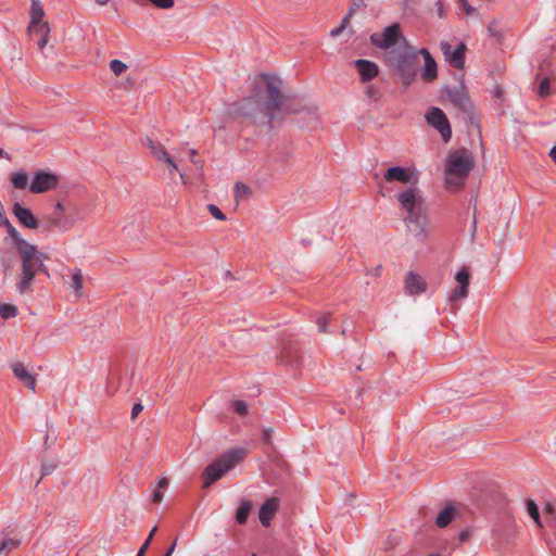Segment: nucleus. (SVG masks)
Masks as SVG:
<instances>
[{
	"label": "nucleus",
	"instance_id": "obj_1",
	"mask_svg": "<svg viewBox=\"0 0 556 556\" xmlns=\"http://www.w3.org/2000/svg\"><path fill=\"white\" fill-rule=\"evenodd\" d=\"M262 79L265 84L266 100L263 102L257 96L252 94L243 98L233 104V112L244 116L252 123H267L271 125L275 113L282 111L286 113H296L301 108L293 105V99L281 93L282 81L279 77L269 74H263Z\"/></svg>",
	"mask_w": 556,
	"mask_h": 556
},
{
	"label": "nucleus",
	"instance_id": "obj_2",
	"mask_svg": "<svg viewBox=\"0 0 556 556\" xmlns=\"http://www.w3.org/2000/svg\"><path fill=\"white\" fill-rule=\"evenodd\" d=\"M24 248L17 251L22 264V276L16 283V289L21 294L31 291V282L39 273L49 277L48 267L45 261L48 256L38 251L31 243H22Z\"/></svg>",
	"mask_w": 556,
	"mask_h": 556
},
{
	"label": "nucleus",
	"instance_id": "obj_3",
	"mask_svg": "<svg viewBox=\"0 0 556 556\" xmlns=\"http://www.w3.org/2000/svg\"><path fill=\"white\" fill-rule=\"evenodd\" d=\"M387 63L400 78L404 88L409 87L419 71L418 52L410 43L403 49L392 50L387 54Z\"/></svg>",
	"mask_w": 556,
	"mask_h": 556
},
{
	"label": "nucleus",
	"instance_id": "obj_4",
	"mask_svg": "<svg viewBox=\"0 0 556 556\" xmlns=\"http://www.w3.org/2000/svg\"><path fill=\"white\" fill-rule=\"evenodd\" d=\"M396 199L407 215L404 218L405 224L414 225L416 236H425L428 225V217L424 206V200L417 195L415 188H408L396 195Z\"/></svg>",
	"mask_w": 556,
	"mask_h": 556
},
{
	"label": "nucleus",
	"instance_id": "obj_5",
	"mask_svg": "<svg viewBox=\"0 0 556 556\" xmlns=\"http://www.w3.org/2000/svg\"><path fill=\"white\" fill-rule=\"evenodd\" d=\"M248 455V451L242 447L231 448L208 464L202 475L203 488H208L224 477L238 463L243 460Z\"/></svg>",
	"mask_w": 556,
	"mask_h": 556
},
{
	"label": "nucleus",
	"instance_id": "obj_6",
	"mask_svg": "<svg viewBox=\"0 0 556 556\" xmlns=\"http://www.w3.org/2000/svg\"><path fill=\"white\" fill-rule=\"evenodd\" d=\"M79 219L77 206L72 202H58L42 217L45 230L56 229L61 232L70 230Z\"/></svg>",
	"mask_w": 556,
	"mask_h": 556
},
{
	"label": "nucleus",
	"instance_id": "obj_7",
	"mask_svg": "<svg viewBox=\"0 0 556 556\" xmlns=\"http://www.w3.org/2000/svg\"><path fill=\"white\" fill-rule=\"evenodd\" d=\"M43 16L45 10L41 1L31 0L30 23L27 30L31 39L37 38V46L40 50L46 47L50 33L49 24L47 22H42Z\"/></svg>",
	"mask_w": 556,
	"mask_h": 556
},
{
	"label": "nucleus",
	"instance_id": "obj_8",
	"mask_svg": "<svg viewBox=\"0 0 556 556\" xmlns=\"http://www.w3.org/2000/svg\"><path fill=\"white\" fill-rule=\"evenodd\" d=\"M370 42L381 50H388L400 45V49L408 46V40L403 36L401 26L397 23L391 24L381 33H374L370 35Z\"/></svg>",
	"mask_w": 556,
	"mask_h": 556
},
{
	"label": "nucleus",
	"instance_id": "obj_9",
	"mask_svg": "<svg viewBox=\"0 0 556 556\" xmlns=\"http://www.w3.org/2000/svg\"><path fill=\"white\" fill-rule=\"evenodd\" d=\"M446 94L452 104L458 108L467 116L471 125L476 127L480 126V121L476 114L475 105L463 85L447 88Z\"/></svg>",
	"mask_w": 556,
	"mask_h": 556
},
{
	"label": "nucleus",
	"instance_id": "obj_10",
	"mask_svg": "<svg viewBox=\"0 0 556 556\" xmlns=\"http://www.w3.org/2000/svg\"><path fill=\"white\" fill-rule=\"evenodd\" d=\"M473 166L475 160L472 153L469 150L463 148L450 154L446 162L445 172L450 175L465 178L469 175Z\"/></svg>",
	"mask_w": 556,
	"mask_h": 556
},
{
	"label": "nucleus",
	"instance_id": "obj_11",
	"mask_svg": "<svg viewBox=\"0 0 556 556\" xmlns=\"http://www.w3.org/2000/svg\"><path fill=\"white\" fill-rule=\"evenodd\" d=\"M427 123L437 129L444 142L452 138V128L448 118L443 110L438 106H431L426 113Z\"/></svg>",
	"mask_w": 556,
	"mask_h": 556
},
{
	"label": "nucleus",
	"instance_id": "obj_12",
	"mask_svg": "<svg viewBox=\"0 0 556 556\" xmlns=\"http://www.w3.org/2000/svg\"><path fill=\"white\" fill-rule=\"evenodd\" d=\"M59 184V177L45 169H38L34 173L29 190L33 193H43L56 188Z\"/></svg>",
	"mask_w": 556,
	"mask_h": 556
},
{
	"label": "nucleus",
	"instance_id": "obj_13",
	"mask_svg": "<svg viewBox=\"0 0 556 556\" xmlns=\"http://www.w3.org/2000/svg\"><path fill=\"white\" fill-rule=\"evenodd\" d=\"M455 280L458 283L457 287H455L448 296V302L452 307V309L458 308V302L462 299L467 298L468 295V288L470 283V271L467 267H463L460 270H458L455 275Z\"/></svg>",
	"mask_w": 556,
	"mask_h": 556
},
{
	"label": "nucleus",
	"instance_id": "obj_14",
	"mask_svg": "<svg viewBox=\"0 0 556 556\" xmlns=\"http://www.w3.org/2000/svg\"><path fill=\"white\" fill-rule=\"evenodd\" d=\"M440 48L445 56V60L450 63L451 66L463 70L465 66V52L466 46L460 42L455 48L448 41H441Z\"/></svg>",
	"mask_w": 556,
	"mask_h": 556
},
{
	"label": "nucleus",
	"instance_id": "obj_15",
	"mask_svg": "<svg viewBox=\"0 0 556 556\" xmlns=\"http://www.w3.org/2000/svg\"><path fill=\"white\" fill-rule=\"evenodd\" d=\"M383 179L388 182L399 181L404 185H416L418 181L417 175L409 168L403 166L389 167L383 174Z\"/></svg>",
	"mask_w": 556,
	"mask_h": 556
},
{
	"label": "nucleus",
	"instance_id": "obj_16",
	"mask_svg": "<svg viewBox=\"0 0 556 556\" xmlns=\"http://www.w3.org/2000/svg\"><path fill=\"white\" fill-rule=\"evenodd\" d=\"M12 212L22 226L28 229H37L39 227L40 222L35 217L31 210L22 206L18 202L13 204Z\"/></svg>",
	"mask_w": 556,
	"mask_h": 556
},
{
	"label": "nucleus",
	"instance_id": "obj_17",
	"mask_svg": "<svg viewBox=\"0 0 556 556\" xmlns=\"http://www.w3.org/2000/svg\"><path fill=\"white\" fill-rule=\"evenodd\" d=\"M280 507V501L273 496L267 498L260 507L258 519L262 526L269 527L270 522Z\"/></svg>",
	"mask_w": 556,
	"mask_h": 556
},
{
	"label": "nucleus",
	"instance_id": "obj_18",
	"mask_svg": "<svg viewBox=\"0 0 556 556\" xmlns=\"http://www.w3.org/2000/svg\"><path fill=\"white\" fill-rule=\"evenodd\" d=\"M418 56L424 58V67L421 68V77L426 81H432L438 77V66L428 49L421 48L417 50Z\"/></svg>",
	"mask_w": 556,
	"mask_h": 556
},
{
	"label": "nucleus",
	"instance_id": "obj_19",
	"mask_svg": "<svg viewBox=\"0 0 556 556\" xmlns=\"http://www.w3.org/2000/svg\"><path fill=\"white\" fill-rule=\"evenodd\" d=\"M354 66L356 67L363 83L371 81L379 74V66L369 60L357 59L354 61Z\"/></svg>",
	"mask_w": 556,
	"mask_h": 556
},
{
	"label": "nucleus",
	"instance_id": "obj_20",
	"mask_svg": "<svg viewBox=\"0 0 556 556\" xmlns=\"http://www.w3.org/2000/svg\"><path fill=\"white\" fill-rule=\"evenodd\" d=\"M404 289L408 295H419L426 291L427 283L420 275L408 271L404 278Z\"/></svg>",
	"mask_w": 556,
	"mask_h": 556
},
{
	"label": "nucleus",
	"instance_id": "obj_21",
	"mask_svg": "<svg viewBox=\"0 0 556 556\" xmlns=\"http://www.w3.org/2000/svg\"><path fill=\"white\" fill-rule=\"evenodd\" d=\"M11 369L18 381H21L27 389L35 391L36 377L25 368L23 363L17 362L12 364Z\"/></svg>",
	"mask_w": 556,
	"mask_h": 556
},
{
	"label": "nucleus",
	"instance_id": "obj_22",
	"mask_svg": "<svg viewBox=\"0 0 556 556\" xmlns=\"http://www.w3.org/2000/svg\"><path fill=\"white\" fill-rule=\"evenodd\" d=\"M455 517V508L451 504H446L443 509L440 510L435 518V525L439 528H445L448 526Z\"/></svg>",
	"mask_w": 556,
	"mask_h": 556
},
{
	"label": "nucleus",
	"instance_id": "obj_23",
	"mask_svg": "<svg viewBox=\"0 0 556 556\" xmlns=\"http://www.w3.org/2000/svg\"><path fill=\"white\" fill-rule=\"evenodd\" d=\"M0 227H5L8 235L12 238L15 244L16 251H18L21 248H24L22 243H28L25 239L21 237L16 228L10 223V220H2V224H0Z\"/></svg>",
	"mask_w": 556,
	"mask_h": 556
},
{
	"label": "nucleus",
	"instance_id": "obj_24",
	"mask_svg": "<svg viewBox=\"0 0 556 556\" xmlns=\"http://www.w3.org/2000/svg\"><path fill=\"white\" fill-rule=\"evenodd\" d=\"M253 508L252 502L249 500L242 501L236 510V521L238 525H245L248 517Z\"/></svg>",
	"mask_w": 556,
	"mask_h": 556
},
{
	"label": "nucleus",
	"instance_id": "obj_25",
	"mask_svg": "<svg viewBox=\"0 0 556 556\" xmlns=\"http://www.w3.org/2000/svg\"><path fill=\"white\" fill-rule=\"evenodd\" d=\"M21 545V541L8 536H0V556H8V554L16 549Z\"/></svg>",
	"mask_w": 556,
	"mask_h": 556
},
{
	"label": "nucleus",
	"instance_id": "obj_26",
	"mask_svg": "<svg viewBox=\"0 0 556 556\" xmlns=\"http://www.w3.org/2000/svg\"><path fill=\"white\" fill-rule=\"evenodd\" d=\"M10 181L16 189H25L28 185V176L25 172L12 173Z\"/></svg>",
	"mask_w": 556,
	"mask_h": 556
},
{
	"label": "nucleus",
	"instance_id": "obj_27",
	"mask_svg": "<svg viewBox=\"0 0 556 556\" xmlns=\"http://www.w3.org/2000/svg\"><path fill=\"white\" fill-rule=\"evenodd\" d=\"M527 511L529 516L534 520L538 527H542L540 511L538 505L532 500L526 502Z\"/></svg>",
	"mask_w": 556,
	"mask_h": 556
},
{
	"label": "nucleus",
	"instance_id": "obj_28",
	"mask_svg": "<svg viewBox=\"0 0 556 556\" xmlns=\"http://www.w3.org/2000/svg\"><path fill=\"white\" fill-rule=\"evenodd\" d=\"M18 314V309L15 305L8 303H0V317L3 319H10Z\"/></svg>",
	"mask_w": 556,
	"mask_h": 556
},
{
	"label": "nucleus",
	"instance_id": "obj_29",
	"mask_svg": "<svg viewBox=\"0 0 556 556\" xmlns=\"http://www.w3.org/2000/svg\"><path fill=\"white\" fill-rule=\"evenodd\" d=\"M233 192L236 200H243L250 197L251 188L243 182H237L235 185Z\"/></svg>",
	"mask_w": 556,
	"mask_h": 556
},
{
	"label": "nucleus",
	"instance_id": "obj_30",
	"mask_svg": "<svg viewBox=\"0 0 556 556\" xmlns=\"http://www.w3.org/2000/svg\"><path fill=\"white\" fill-rule=\"evenodd\" d=\"M72 288L77 295L81 294L83 289V275L80 269H76L72 276Z\"/></svg>",
	"mask_w": 556,
	"mask_h": 556
},
{
	"label": "nucleus",
	"instance_id": "obj_31",
	"mask_svg": "<svg viewBox=\"0 0 556 556\" xmlns=\"http://www.w3.org/2000/svg\"><path fill=\"white\" fill-rule=\"evenodd\" d=\"M538 94L540 98H546L551 94V81L548 77H544L539 83Z\"/></svg>",
	"mask_w": 556,
	"mask_h": 556
},
{
	"label": "nucleus",
	"instance_id": "obj_32",
	"mask_svg": "<svg viewBox=\"0 0 556 556\" xmlns=\"http://www.w3.org/2000/svg\"><path fill=\"white\" fill-rule=\"evenodd\" d=\"M110 68L116 76H119L126 72L127 65L121 60L114 59L110 62Z\"/></svg>",
	"mask_w": 556,
	"mask_h": 556
},
{
	"label": "nucleus",
	"instance_id": "obj_33",
	"mask_svg": "<svg viewBox=\"0 0 556 556\" xmlns=\"http://www.w3.org/2000/svg\"><path fill=\"white\" fill-rule=\"evenodd\" d=\"M151 154L157 160L164 162V160L168 156L165 148L161 143H156L154 149L150 150Z\"/></svg>",
	"mask_w": 556,
	"mask_h": 556
},
{
	"label": "nucleus",
	"instance_id": "obj_34",
	"mask_svg": "<svg viewBox=\"0 0 556 556\" xmlns=\"http://www.w3.org/2000/svg\"><path fill=\"white\" fill-rule=\"evenodd\" d=\"M232 406V410L240 415V416H245L248 414V405L244 401L242 400H236L232 402L231 404Z\"/></svg>",
	"mask_w": 556,
	"mask_h": 556
},
{
	"label": "nucleus",
	"instance_id": "obj_35",
	"mask_svg": "<svg viewBox=\"0 0 556 556\" xmlns=\"http://www.w3.org/2000/svg\"><path fill=\"white\" fill-rule=\"evenodd\" d=\"M208 212L212 214V216L218 220H225L226 215L217 207L215 204H208L207 205Z\"/></svg>",
	"mask_w": 556,
	"mask_h": 556
},
{
	"label": "nucleus",
	"instance_id": "obj_36",
	"mask_svg": "<svg viewBox=\"0 0 556 556\" xmlns=\"http://www.w3.org/2000/svg\"><path fill=\"white\" fill-rule=\"evenodd\" d=\"M328 323H329V315H323L316 319V324H317L319 332H327Z\"/></svg>",
	"mask_w": 556,
	"mask_h": 556
},
{
	"label": "nucleus",
	"instance_id": "obj_37",
	"mask_svg": "<svg viewBox=\"0 0 556 556\" xmlns=\"http://www.w3.org/2000/svg\"><path fill=\"white\" fill-rule=\"evenodd\" d=\"M56 468V465L53 463H43L41 465V476H49L51 475Z\"/></svg>",
	"mask_w": 556,
	"mask_h": 556
},
{
	"label": "nucleus",
	"instance_id": "obj_38",
	"mask_svg": "<svg viewBox=\"0 0 556 556\" xmlns=\"http://www.w3.org/2000/svg\"><path fill=\"white\" fill-rule=\"evenodd\" d=\"M271 434H273L271 428H264L263 433H262V441L266 444H270L271 443Z\"/></svg>",
	"mask_w": 556,
	"mask_h": 556
},
{
	"label": "nucleus",
	"instance_id": "obj_39",
	"mask_svg": "<svg viewBox=\"0 0 556 556\" xmlns=\"http://www.w3.org/2000/svg\"><path fill=\"white\" fill-rule=\"evenodd\" d=\"M492 94L494 98L503 100L505 92H504V89L502 88V86L495 85L492 89Z\"/></svg>",
	"mask_w": 556,
	"mask_h": 556
},
{
	"label": "nucleus",
	"instance_id": "obj_40",
	"mask_svg": "<svg viewBox=\"0 0 556 556\" xmlns=\"http://www.w3.org/2000/svg\"><path fill=\"white\" fill-rule=\"evenodd\" d=\"M459 1L463 5V10L466 15H471L476 12V9L468 3V0H459Z\"/></svg>",
	"mask_w": 556,
	"mask_h": 556
},
{
	"label": "nucleus",
	"instance_id": "obj_41",
	"mask_svg": "<svg viewBox=\"0 0 556 556\" xmlns=\"http://www.w3.org/2000/svg\"><path fill=\"white\" fill-rule=\"evenodd\" d=\"M162 500H163V491L155 489L152 493L151 502L154 504H159V503H161Z\"/></svg>",
	"mask_w": 556,
	"mask_h": 556
},
{
	"label": "nucleus",
	"instance_id": "obj_42",
	"mask_svg": "<svg viewBox=\"0 0 556 556\" xmlns=\"http://www.w3.org/2000/svg\"><path fill=\"white\" fill-rule=\"evenodd\" d=\"M382 273V265H378L374 268L367 269L366 275L374 276V277H380Z\"/></svg>",
	"mask_w": 556,
	"mask_h": 556
},
{
	"label": "nucleus",
	"instance_id": "obj_43",
	"mask_svg": "<svg viewBox=\"0 0 556 556\" xmlns=\"http://www.w3.org/2000/svg\"><path fill=\"white\" fill-rule=\"evenodd\" d=\"M164 162L167 164L170 174H173L174 170L178 169L176 162L173 160V157L170 155H168L164 160Z\"/></svg>",
	"mask_w": 556,
	"mask_h": 556
},
{
	"label": "nucleus",
	"instance_id": "obj_44",
	"mask_svg": "<svg viewBox=\"0 0 556 556\" xmlns=\"http://www.w3.org/2000/svg\"><path fill=\"white\" fill-rule=\"evenodd\" d=\"M351 16H352V10H350V12L342 17L341 23L339 25L341 27V29L344 30L349 26Z\"/></svg>",
	"mask_w": 556,
	"mask_h": 556
},
{
	"label": "nucleus",
	"instance_id": "obj_45",
	"mask_svg": "<svg viewBox=\"0 0 556 556\" xmlns=\"http://www.w3.org/2000/svg\"><path fill=\"white\" fill-rule=\"evenodd\" d=\"M143 409L140 403H136L131 408V419H135Z\"/></svg>",
	"mask_w": 556,
	"mask_h": 556
},
{
	"label": "nucleus",
	"instance_id": "obj_46",
	"mask_svg": "<svg viewBox=\"0 0 556 556\" xmlns=\"http://www.w3.org/2000/svg\"><path fill=\"white\" fill-rule=\"evenodd\" d=\"M435 7H437V12H438L439 17H441V18L444 17L445 10H444V7H443L442 2L441 1H437L435 2Z\"/></svg>",
	"mask_w": 556,
	"mask_h": 556
},
{
	"label": "nucleus",
	"instance_id": "obj_47",
	"mask_svg": "<svg viewBox=\"0 0 556 556\" xmlns=\"http://www.w3.org/2000/svg\"><path fill=\"white\" fill-rule=\"evenodd\" d=\"M148 547H149V540H146L143 542V544L141 545V547L139 548V551L137 553V556H144Z\"/></svg>",
	"mask_w": 556,
	"mask_h": 556
},
{
	"label": "nucleus",
	"instance_id": "obj_48",
	"mask_svg": "<svg viewBox=\"0 0 556 556\" xmlns=\"http://www.w3.org/2000/svg\"><path fill=\"white\" fill-rule=\"evenodd\" d=\"M168 484H169L168 480H167L166 478H162V479L159 481L156 489H159V490H162V491H163V490H165V489L168 486Z\"/></svg>",
	"mask_w": 556,
	"mask_h": 556
},
{
	"label": "nucleus",
	"instance_id": "obj_49",
	"mask_svg": "<svg viewBox=\"0 0 556 556\" xmlns=\"http://www.w3.org/2000/svg\"><path fill=\"white\" fill-rule=\"evenodd\" d=\"M156 143L157 142L153 141L151 138H146L144 144L149 150L154 149Z\"/></svg>",
	"mask_w": 556,
	"mask_h": 556
},
{
	"label": "nucleus",
	"instance_id": "obj_50",
	"mask_svg": "<svg viewBox=\"0 0 556 556\" xmlns=\"http://www.w3.org/2000/svg\"><path fill=\"white\" fill-rule=\"evenodd\" d=\"M342 31H343V29H341V27L338 26V27L331 29L330 36L331 37H338Z\"/></svg>",
	"mask_w": 556,
	"mask_h": 556
},
{
	"label": "nucleus",
	"instance_id": "obj_51",
	"mask_svg": "<svg viewBox=\"0 0 556 556\" xmlns=\"http://www.w3.org/2000/svg\"><path fill=\"white\" fill-rule=\"evenodd\" d=\"M176 547V540L174 541V543L168 547V549L166 551V553L163 555V556H172L174 549Z\"/></svg>",
	"mask_w": 556,
	"mask_h": 556
},
{
	"label": "nucleus",
	"instance_id": "obj_52",
	"mask_svg": "<svg viewBox=\"0 0 556 556\" xmlns=\"http://www.w3.org/2000/svg\"><path fill=\"white\" fill-rule=\"evenodd\" d=\"M549 156L552 157L553 162L556 164V144L551 149Z\"/></svg>",
	"mask_w": 556,
	"mask_h": 556
},
{
	"label": "nucleus",
	"instance_id": "obj_53",
	"mask_svg": "<svg viewBox=\"0 0 556 556\" xmlns=\"http://www.w3.org/2000/svg\"><path fill=\"white\" fill-rule=\"evenodd\" d=\"M156 531H157V527H154V528L151 530V532H150L149 536L147 538V540H149V544L151 543V540H152V538H153V535L155 534V532H156Z\"/></svg>",
	"mask_w": 556,
	"mask_h": 556
},
{
	"label": "nucleus",
	"instance_id": "obj_54",
	"mask_svg": "<svg viewBox=\"0 0 556 556\" xmlns=\"http://www.w3.org/2000/svg\"><path fill=\"white\" fill-rule=\"evenodd\" d=\"M0 157H5L7 160H10V155L2 148H0Z\"/></svg>",
	"mask_w": 556,
	"mask_h": 556
},
{
	"label": "nucleus",
	"instance_id": "obj_55",
	"mask_svg": "<svg viewBox=\"0 0 556 556\" xmlns=\"http://www.w3.org/2000/svg\"><path fill=\"white\" fill-rule=\"evenodd\" d=\"M96 3H98L99 5H105L108 4L111 0H94Z\"/></svg>",
	"mask_w": 556,
	"mask_h": 556
},
{
	"label": "nucleus",
	"instance_id": "obj_56",
	"mask_svg": "<svg viewBox=\"0 0 556 556\" xmlns=\"http://www.w3.org/2000/svg\"><path fill=\"white\" fill-rule=\"evenodd\" d=\"M545 510L548 513V514H552L554 511V508L551 504H547L546 507H545Z\"/></svg>",
	"mask_w": 556,
	"mask_h": 556
},
{
	"label": "nucleus",
	"instance_id": "obj_57",
	"mask_svg": "<svg viewBox=\"0 0 556 556\" xmlns=\"http://www.w3.org/2000/svg\"><path fill=\"white\" fill-rule=\"evenodd\" d=\"M301 242H302V244L304 247H308L311 244V240L309 239H302Z\"/></svg>",
	"mask_w": 556,
	"mask_h": 556
},
{
	"label": "nucleus",
	"instance_id": "obj_58",
	"mask_svg": "<svg viewBox=\"0 0 556 556\" xmlns=\"http://www.w3.org/2000/svg\"><path fill=\"white\" fill-rule=\"evenodd\" d=\"M506 525L508 528H511L513 527V520L510 518H507L506 519Z\"/></svg>",
	"mask_w": 556,
	"mask_h": 556
},
{
	"label": "nucleus",
	"instance_id": "obj_59",
	"mask_svg": "<svg viewBox=\"0 0 556 556\" xmlns=\"http://www.w3.org/2000/svg\"><path fill=\"white\" fill-rule=\"evenodd\" d=\"M190 153H191V156H194V155L197 154V150L192 149V150H190ZM191 161H192L193 163H195V161L193 160V157H191Z\"/></svg>",
	"mask_w": 556,
	"mask_h": 556
},
{
	"label": "nucleus",
	"instance_id": "obj_60",
	"mask_svg": "<svg viewBox=\"0 0 556 556\" xmlns=\"http://www.w3.org/2000/svg\"><path fill=\"white\" fill-rule=\"evenodd\" d=\"M225 276H226V278H233L232 274L230 273V270H226L225 271Z\"/></svg>",
	"mask_w": 556,
	"mask_h": 556
},
{
	"label": "nucleus",
	"instance_id": "obj_61",
	"mask_svg": "<svg viewBox=\"0 0 556 556\" xmlns=\"http://www.w3.org/2000/svg\"><path fill=\"white\" fill-rule=\"evenodd\" d=\"M9 270H10V265H5L4 266V275H7Z\"/></svg>",
	"mask_w": 556,
	"mask_h": 556
},
{
	"label": "nucleus",
	"instance_id": "obj_62",
	"mask_svg": "<svg viewBox=\"0 0 556 556\" xmlns=\"http://www.w3.org/2000/svg\"><path fill=\"white\" fill-rule=\"evenodd\" d=\"M465 538H466V533H464V532H463V533L460 534V540H465Z\"/></svg>",
	"mask_w": 556,
	"mask_h": 556
},
{
	"label": "nucleus",
	"instance_id": "obj_63",
	"mask_svg": "<svg viewBox=\"0 0 556 556\" xmlns=\"http://www.w3.org/2000/svg\"><path fill=\"white\" fill-rule=\"evenodd\" d=\"M428 556H442V555H441V554H439V553H434V554H430V555H428Z\"/></svg>",
	"mask_w": 556,
	"mask_h": 556
},
{
	"label": "nucleus",
	"instance_id": "obj_64",
	"mask_svg": "<svg viewBox=\"0 0 556 556\" xmlns=\"http://www.w3.org/2000/svg\"><path fill=\"white\" fill-rule=\"evenodd\" d=\"M476 225H477V222H476V218H473V223H472L473 228H476Z\"/></svg>",
	"mask_w": 556,
	"mask_h": 556
}]
</instances>
